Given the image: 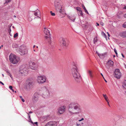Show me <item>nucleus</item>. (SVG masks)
Masks as SVG:
<instances>
[{"label":"nucleus","mask_w":126,"mask_h":126,"mask_svg":"<svg viewBox=\"0 0 126 126\" xmlns=\"http://www.w3.org/2000/svg\"><path fill=\"white\" fill-rule=\"evenodd\" d=\"M121 55H122V57H123V58H124V55L123 54V53H122L121 54Z\"/></svg>","instance_id":"obj_47"},{"label":"nucleus","mask_w":126,"mask_h":126,"mask_svg":"<svg viewBox=\"0 0 126 126\" xmlns=\"http://www.w3.org/2000/svg\"><path fill=\"white\" fill-rule=\"evenodd\" d=\"M32 113V111H30L29 112V113Z\"/></svg>","instance_id":"obj_53"},{"label":"nucleus","mask_w":126,"mask_h":126,"mask_svg":"<svg viewBox=\"0 0 126 126\" xmlns=\"http://www.w3.org/2000/svg\"><path fill=\"white\" fill-rule=\"evenodd\" d=\"M125 67L126 68V65L125 66Z\"/></svg>","instance_id":"obj_64"},{"label":"nucleus","mask_w":126,"mask_h":126,"mask_svg":"<svg viewBox=\"0 0 126 126\" xmlns=\"http://www.w3.org/2000/svg\"><path fill=\"white\" fill-rule=\"evenodd\" d=\"M84 10V11H85V12L86 13H87V14H89V13H88V11H87V10L86 9Z\"/></svg>","instance_id":"obj_37"},{"label":"nucleus","mask_w":126,"mask_h":126,"mask_svg":"<svg viewBox=\"0 0 126 126\" xmlns=\"http://www.w3.org/2000/svg\"><path fill=\"white\" fill-rule=\"evenodd\" d=\"M94 42H97V39L96 38H94Z\"/></svg>","instance_id":"obj_39"},{"label":"nucleus","mask_w":126,"mask_h":126,"mask_svg":"<svg viewBox=\"0 0 126 126\" xmlns=\"http://www.w3.org/2000/svg\"><path fill=\"white\" fill-rule=\"evenodd\" d=\"M33 51L34 52L35 51V49H33Z\"/></svg>","instance_id":"obj_62"},{"label":"nucleus","mask_w":126,"mask_h":126,"mask_svg":"<svg viewBox=\"0 0 126 126\" xmlns=\"http://www.w3.org/2000/svg\"><path fill=\"white\" fill-rule=\"evenodd\" d=\"M82 121V120H81V119H80V120H79V122H80V121Z\"/></svg>","instance_id":"obj_55"},{"label":"nucleus","mask_w":126,"mask_h":126,"mask_svg":"<svg viewBox=\"0 0 126 126\" xmlns=\"http://www.w3.org/2000/svg\"><path fill=\"white\" fill-rule=\"evenodd\" d=\"M68 110L72 114L78 113L81 111V107L78 103L73 102L69 105Z\"/></svg>","instance_id":"obj_1"},{"label":"nucleus","mask_w":126,"mask_h":126,"mask_svg":"<svg viewBox=\"0 0 126 126\" xmlns=\"http://www.w3.org/2000/svg\"><path fill=\"white\" fill-rule=\"evenodd\" d=\"M114 52H115L116 55H117V50H116V49H115V48L114 49Z\"/></svg>","instance_id":"obj_32"},{"label":"nucleus","mask_w":126,"mask_h":126,"mask_svg":"<svg viewBox=\"0 0 126 126\" xmlns=\"http://www.w3.org/2000/svg\"><path fill=\"white\" fill-rule=\"evenodd\" d=\"M28 19L30 21H31L32 20V19L31 18H29Z\"/></svg>","instance_id":"obj_44"},{"label":"nucleus","mask_w":126,"mask_h":126,"mask_svg":"<svg viewBox=\"0 0 126 126\" xmlns=\"http://www.w3.org/2000/svg\"><path fill=\"white\" fill-rule=\"evenodd\" d=\"M76 9L77 10L79 11V12L81 11L80 8L79 7H77Z\"/></svg>","instance_id":"obj_27"},{"label":"nucleus","mask_w":126,"mask_h":126,"mask_svg":"<svg viewBox=\"0 0 126 126\" xmlns=\"http://www.w3.org/2000/svg\"><path fill=\"white\" fill-rule=\"evenodd\" d=\"M38 94L37 93H35L34 94L33 98V100L35 101H37L38 100Z\"/></svg>","instance_id":"obj_16"},{"label":"nucleus","mask_w":126,"mask_h":126,"mask_svg":"<svg viewBox=\"0 0 126 126\" xmlns=\"http://www.w3.org/2000/svg\"><path fill=\"white\" fill-rule=\"evenodd\" d=\"M122 26L124 28H126V22L123 24Z\"/></svg>","instance_id":"obj_24"},{"label":"nucleus","mask_w":126,"mask_h":126,"mask_svg":"<svg viewBox=\"0 0 126 126\" xmlns=\"http://www.w3.org/2000/svg\"><path fill=\"white\" fill-rule=\"evenodd\" d=\"M82 7L84 10H85L86 9L85 7L84 6V5H82Z\"/></svg>","instance_id":"obj_34"},{"label":"nucleus","mask_w":126,"mask_h":126,"mask_svg":"<svg viewBox=\"0 0 126 126\" xmlns=\"http://www.w3.org/2000/svg\"><path fill=\"white\" fill-rule=\"evenodd\" d=\"M80 125L79 124H77V126H78L79 125Z\"/></svg>","instance_id":"obj_52"},{"label":"nucleus","mask_w":126,"mask_h":126,"mask_svg":"<svg viewBox=\"0 0 126 126\" xmlns=\"http://www.w3.org/2000/svg\"><path fill=\"white\" fill-rule=\"evenodd\" d=\"M11 90H12L13 92H14V90L13 89Z\"/></svg>","instance_id":"obj_54"},{"label":"nucleus","mask_w":126,"mask_h":126,"mask_svg":"<svg viewBox=\"0 0 126 126\" xmlns=\"http://www.w3.org/2000/svg\"><path fill=\"white\" fill-rule=\"evenodd\" d=\"M96 24H97V26H99V24H98V23H96Z\"/></svg>","instance_id":"obj_50"},{"label":"nucleus","mask_w":126,"mask_h":126,"mask_svg":"<svg viewBox=\"0 0 126 126\" xmlns=\"http://www.w3.org/2000/svg\"><path fill=\"white\" fill-rule=\"evenodd\" d=\"M113 62L111 60L109 61L108 62V64L110 66H113Z\"/></svg>","instance_id":"obj_17"},{"label":"nucleus","mask_w":126,"mask_h":126,"mask_svg":"<svg viewBox=\"0 0 126 126\" xmlns=\"http://www.w3.org/2000/svg\"><path fill=\"white\" fill-rule=\"evenodd\" d=\"M28 52V49L27 47L25 46L22 45L19 48V53L21 55H24L27 54Z\"/></svg>","instance_id":"obj_6"},{"label":"nucleus","mask_w":126,"mask_h":126,"mask_svg":"<svg viewBox=\"0 0 126 126\" xmlns=\"http://www.w3.org/2000/svg\"><path fill=\"white\" fill-rule=\"evenodd\" d=\"M11 31V30L10 29V30L9 31V32L10 33V32Z\"/></svg>","instance_id":"obj_51"},{"label":"nucleus","mask_w":126,"mask_h":126,"mask_svg":"<svg viewBox=\"0 0 126 126\" xmlns=\"http://www.w3.org/2000/svg\"><path fill=\"white\" fill-rule=\"evenodd\" d=\"M14 17H15H15H16V16L14 15Z\"/></svg>","instance_id":"obj_61"},{"label":"nucleus","mask_w":126,"mask_h":126,"mask_svg":"<svg viewBox=\"0 0 126 126\" xmlns=\"http://www.w3.org/2000/svg\"><path fill=\"white\" fill-rule=\"evenodd\" d=\"M101 75H102V76L103 77V78L104 79L105 81L106 82H107V81L105 79L104 77H103V75H102V73H101Z\"/></svg>","instance_id":"obj_33"},{"label":"nucleus","mask_w":126,"mask_h":126,"mask_svg":"<svg viewBox=\"0 0 126 126\" xmlns=\"http://www.w3.org/2000/svg\"><path fill=\"white\" fill-rule=\"evenodd\" d=\"M84 10V11H85V12L86 13H87V14H89V13H88V11H87V10L86 9Z\"/></svg>","instance_id":"obj_36"},{"label":"nucleus","mask_w":126,"mask_h":126,"mask_svg":"<svg viewBox=\"0 0 126 126\" xmlns=\"http://www.w3.org/2000/svg\"><path fill=\"white\" fill-rule=\"evenodd\" d=\"M18 36V33H16L15 34L14 36V38H16V37H17Z\"/></svg>","instance_id":"obj_26"},{"label":"nucleus","mask_w":126,"mask_h":126,"mask_svg":"<svg viewBox=\"0 0 126 126\" xmlns=\"http://www.w3.org/2000/svg\"><path fill=\"white\" fill-rule=\"evenodd\" d=\"M34 124H35V125H37V122H34Z\"/></svg>","instance_id":"obj_46"},{"label":"nucleus","mask_w":126,"mask_h":126,"mask_svg":"<svg viewBox=\"0 0 126 126\" xmlns=\"http://www.w3.org/2000/svg\"><path fill=\"white\" fill-rule=\"evenodd\" d=\"M3 45H2L1 46V47H3Z\"/></svg>","instance_id":"obj_63"},{"label":"nucleus","mask_w":126,"mask_h":126,"mask_svg":"<svg viewBox=\"0 0 126 126\" xmlns=\"http://www.w3.org/2000/svg\"><path fill=\"white\" fill-rule=\"evenodd\" d=\"M68 17L69 18L73 21H74L75 19V17L74 16H69Z\"/></svg>","instance_id":"obj_18"},{"label":"nucleus","mask_w":126,"mask_h":126,"mask_svg":"<svg viewBox=\"0 0 126 126\" xmlns=\"http://www.w3.org/2000/svg\"><path fill=\"white\" fill-rule=\"evenodd\" d=\"M58 10H59V12L60 13L63 15H64L66 14L65 12V10L62 5L61 7H60L59 9H58Z\"/></svg>","instance_id":"obj_14"},{"label":"nucleus","mask_w":126,"mask_h":126,"mask_svg":"<svg viewBox=\"0 0 126 126\" xmlns=\"http://www.w3.org/2000/svg\"><path fill=\"white\" fill-rule=\"evenodd\" d=\"M2 76H3V77H4V74H2Z\"/></svg>","instance_id":"obj_60"},{"label":"nucleus","mask_w":126,"mask_h":126,"mask_svg":"<svg viewBox=\"0 0 126 126\" xmlns=\"http://www.w3.org/2000/svg\"><path fill=\"white\" fill-rule=\"evenodd\" d=\"M123 16L125 18H126V14H124L123 15Z\"/></svg>","instance_id":"obj_41"},{"label":"nucleus","mask_w":126,"mask_h":126,"mask_svg":"<svg viewBox=\"0 0 126 126\" xmlns=\"http://www.w3.org/2000/svg\"><path fill=\"white\" fill-rule=\"evenodd\" d=\"M0 83L2 85H4V83L1 81H0Z\"/></svg>","instance_id":"obj_45"},{"label":"nucleus","mask_w":126,"mask_h":126,"mask_svg":"<svg viewBox=\"0 0 126 126\" xmlns=\"http://www.w3.org/2000/svg\"><path fill=\"white\" fill-rule=\"evenodd\" d=\"M33 85L34 83L32 79H29L27 80L24 87L27 91H30L33 88Z\"/></svg>","instance_id":"obj_4"},{"label":"nucleus","mask_w":126,"mask_h":126,"mask_svg":"<svg viewBox=\"0 0 126 126\" xmlns=\"http://www.w3.org/2000/svg\"><path fill=\"white\" fill-rule=\"evenodd\" d=\"M11 0H6V2L4 4H5L7 3L10 2Z\"/></svg>","instance_id":"obj_30"},{"label":"nucleus","mask_w":126,"mask_h":126,"mask_svg":"<svg viewBox=\"0 0 126 126\" xmlns=\"http://www.w3.org/2000/svg\"><path fill=\"white\" fill-rule=\"evenodd\" d=\"M41 90L43 93L42 96L44 98H46L49 95V91L46 87L42 88Z\"/></svg>","instance_id":"obj_7"},{"label":"nucleus","mask_w":126,"mask_h":126,"mask_svg":"<svg viewBox=\"0 0 126 126\" xmlns=\"http://www.w3.org/2000/svg\"><path fill=\"white\" fill-rule=\"evenodd\" d=\"M20 73L22 75H26L28 73L27 69L25 66H22L20 68L19 70Z\"/></svg>","instance_id":"obj_8"},{"label":"nucleus","mask_w":126,"mask_h":126,"mask_svg":"<svg viewBox=\"0 0 126 126\" xmlns=\"http://www.w3.org/2000/svg\"><path fill=\"white\" fill-rule=\"evenodd\" d=\"M120 35L123 37H126V31L121 33Z\"/></svg>","instance_id":"obj_19"},{"label":"nucleus","mask_w":126,"mask_h":126,"mask_svg":"<svg viewBox=\"0 0 126 126\" xmlns=\"http://www.w3.org/2000/svg\"><path fill=\"white\" fill-rule=\"evenodd\" d=\"M88 73L90 77L91 78H92L93 77V75H92V71L90 70H89L88 71Z\"/></svg>","instance_id":"obj_21"},{"label":"nucleus","mask_w":126,"mask_h":126,"mask_svg":"<svg viewBox=\"0 0 126 126\" xmlns=\"http://www.w3.org/2000/svg\"><path fill=\"white\" fill-rule=\"evenodd\" d=\"M20 97L21 98L22 101L23 102H24L25 101L22 98V96H20Z\"/></svg>","instance_id":"obj_31"},{"label":"nucleus","mask_w":126,"mask_h":126,"mask_svg":"<svg viewBox=\"0 0 126 126\" xmlns=\"http://www.w3.org/2000/svg\"><path fill=\"white\" fill-rule=\"evenodd\" d=\"M78 15H81L82 16V12L81 11L79 12L78 13Z\"/></svg>","instance_id":"obj_29"},{"label":"nucleus","mask_w":126,"mask_h":126,"mask_svg":"<svg viewBox=\"0 0 126 126\" xmlns=\"http://www.w3.org/2000/svg\"><path fill=\"white\" fill-rule=\"evenodd\" d=\"M9 87L10 90H12L13 89V87L12 86H9Z\"/></svg>","instance_id":"obj_35"},{"label":"nucleus","mask_w":126,"mask_h":126,"mask_svg":"<svg viewBox=\"0 0 126 126\" xmlns=\"http://www.w3.org/2000/svg\"><path fill=\"white\" fill-rule=\"evenodd\" d=\"M84 120V119L83 118H82L81 119V120H82H82Z\"/></svg>","instance_id":"obj_57"},{"label":"nucleus","mask_w":126,"mask_h":126,"mask_svg":"<svg viewBox=\"0 0 126 126\" xmlns=\"http://www.w3.org/2000/svg\"><path fill=\"white\" fill-rule=\"evenodd\" d=\"M106 102H107L108 105L109 106H110V104H109V100H108V101H106Z\"/></svg>","instance_id":"obj_43"},{"label":"nucleus","mask_w":126,"mask_h":126,"mask_svg":"<svg viewBox=\"0 0 126 126\" xmlns=\"http://www.w3.org/2000/svg\"><path fill=\"white\" fill-rule=\"evenodd\" d=\"M114 75L117 79H120V78L121 76V73L119 69H117L115 70Z\"/></svg>","instance_id":"obj_12"},{"label":"nucleus","mask_w":126,"mask_h":126,"mask_svg":"<svg viewBox=\"0 0 126 126\" xmlns=\"http://www.w3.org/2000/svg\"><path fill=\"white\" fill-rule=\"evenodd\" d=\"M39 12H35L34 13V15L35 16H38V13H40V12L39 11H38Z\"/></svg>","instance_id":"obj_25"},{"label":"nucleus","mask_w":126,"mask_h":126,"mask_svg":"<svg viewBox=\"0 0 126 126\" xmlns=\"http://www.w3.org/2000/svg\"><path fill=\"white\" fill-rule=\"evenodd\" d=\"M82 121V120H81V119H80V120H79V122H80V121Z\"/></svg>","instance_id":"obj_56"},{"label":"nucleus","mask_w":126,"mask_h":126,"mask_svg":"<svg viewBox=\"0 0 126 126\" xmlns=\"http://www.w3.org/2000/svg\"><path fill=\"white\" fill-rule=\"evenodd\" d=\"M10 74V77L12 78V77H11V75Z\"/></svg>","instance_id":"obj_59"},{"label":"nucleus","mask_w":126,"mask_h":126,"mask_svg":"<svg viewBox=\"0 0 126 126\" xmlns=\"http://www.w3.org/2000/svg\"><path fill=\"white\" fill-rule=\"evenodd\" d=\"M122 86L124 88L126 89V80H125L123 82Z\"/></svg>","instance_id":"obj_20"},{"label":"nucleus","mask_w":126,"mask_h":126,"mask_svg":"<svg viewBox=\"0 0 126 126\" xmlns=\"http://www.w3.org/2000/svg\"><path fill=\"white\" fill-rule=\"evenodd\" d=\"M46 78L44 76H39L37 78L38 82L39 84L43 83L46 81Z\"/></svg>","instance_id":"obj_9"},{"label":"nucleus","mask_w":126,"mask_h":126,"mask_svg":"<svg viewBox=\"0 0 126 126\" xmlns=\"http://www.w3.org/2000/svg\"><path fill=\"white\" fill-rule=\"evenodd\" d=\"M9 60L13 64H15L19 62L20 60V58L18 56L13 54H11L9 56Z\"/></svg>","instance_id":"obj_5"},{"label":"nucleus","mask_w":126,"mask_h":126,"mask_svg":"<svg viewBox=\"0 0 126 126\" xmlns=\"http://www.w3.org/2000/svg\"><path fill=\"white\" fill-rule=\"evenodd\" d=\"M57 123L55 121H50L47 123L45 126H56Z\"/></svg>","instance_id":"obj_13"},{"label":"nucleus","mask_w":126,"mask_h":126,"mask_svg":"<svg viewBox=\"0 0 126 126\" xmlns=\"http://www.w3.org/2000/svg\"><path fill=\"white\" fill-rule=\"evenodd\" d=\"M62 2L59 0H56L54 2V7L56 9L58 10V9L62 6Z\"/></svg>","instance_id":"obj_10"},{"label":"nucleus","mask_w":126,"mask_h":126,"mask_svg":"<svg viewBox=\"0 0 126 126\" xmlns=\"http://www.w3.org/2000/svg\"><path fill=\"white\" fill-rule=\"evenodd\" d=\"M71 71L72 75L75 80L78 82H79L81 78L77 67L74 66L71 69Z\"/></svg>","instance_id":"obj_2"},{"label":"nucleus","mask_w":126,"mask_h":126,"mask_svg":"<svg viewBox=\"0 0 126 126\" xmlns=\"http://www.w3.org/2000/svg\"><path fill=\"white\" fill-rule=\"evenodd\" d=\"M60 41L61 44L63 46H65L66 45V42L65 39L61 38L60 39Z\"/></svg>","instance_id":"obj_15"},{"label":"nucleus","mask_w":126,"mask_h":126,"mask_svg":"<svg viewBox=\"0 0 126 126\" xmlns=\"http://www.w3.org/2000/svg\"><path fill=\"white\" fill-rule=\"evenodd\" d=\"M66 108V107L65 106H61L58 109L57 113L60 114H63L65 112Z\"/></svg>","instance_id":"obj_11"},{"label":"nucleus","mask_w":126,"mask_h":126,"mask_svg":"<svg viewBox=\"0 0 126 126\" xmlns=\"http://www.w3.org/2000/svg\"><path fill=\"white\" fill-rule=\"evenodd\" d=\"M123 9H126V6H125L123 8Z\"/></svg>","instance_id":"obj_42"},{"label":"nucleus","mask_w":126,"mask_h":126,"mask_svg":"<svg viewBox=\"0 0 126 126\" xmlns=\"http://www.w3.org/2000/svg\"><path fill=\"white\" fill-rule=\"evenodd\" d=\"M97 55H98V56H100V54L98 53H97Z\"/></svg>","instance_id":"obj_48"},{"label":"nucleus","mask_w":126,"mask_h":126,"mask_svg":"<svg viewBox=\"0 0 126 126\" xmlns=\"http://www.w3.org/2000/svg\"><path fill=\"white\" fill-rule=\"evenodd\" d=\"M107 33H108V36H109V37H110V34H109V33L108 32H107Z\"/></svg>","instance_id":"obj_49"},{"label":"nucleus","mask_w":126,"mask_h":126,"mask_svg":"<svg viewBox=\"0 0 126 126\" xmlns=\"http://www.w3.org/2000/svg\"><path fill=\"white\" fill-rule=\"evenodd\" d=\"M103 95L106 101H108V100H109V99L107 95L106 94H103Z\"/></svg>","instance_id":"obj_22"},{"label":"nucleus","mask_w":126,"mask_h":126,"mask_svg":"<svg viewBox=\"0 0 126 126\" xmlns=\"http://www.w3.org/2000/svg\"><path fill=\"white\" fill-rule=\"evenodd\" d=\"M35 47V45H34L33 46V48H34Z\"/></svg>","instance_id":"obj_58"},{"label":"nucleus","mask_w":126,"mask_h":126,"mask_svg":"<svg viewBox=\"0 0 126 126\" xmlns=\"http://www.w3.org/2000/svg\"><path fill=\"white\" fill-rule=\"evenodd\" d=\"M44 29L45 30L44 31V33L46 35L45 36V39L49 44L51 45H53L54 44V42L51 40L52 39L49 30L45 28Z\"/></svg>","instance_id":"obj_3"},{"label":"nucleus","mask_w":126,"mask_h":126,"mask_svg":"<svg viewBox=\"0 0 126 126\" xmlns=\"http://www.w3.org/2000/svg\"><path fill=\"white\" fill-rule=\"evenodd\" d=\"M100 24L102 26H103L104 25V23L103 22H101L100 23Z\"/></svg>","instance_id":"obj_38"},{"label":"nucleus","mask_w":126,"mask_h":126,"mask_svg":"<svg viewBox=\"0 0 126 126\" xmlns=\"http://www.w3.org/2000/svg\"><path fill=\"white\" fill-rule=\"evenodd\" d=\"M37 67V66L36 65L33 67H31V68L33 70H36V69Z\"/></svg>","instance_id":"obj_23"},{"label":"nucleus","mask_w":126,"mask_h":126,"mask_svg":"<svg viewBox=\"0 0 126 126\" xmlns=\"http://www.w3.org/2000/svg\"><path fill=\"white\" fill-rule=\"evenodd\" d=\"M32 64L33 66H34L35 65V63L34 62H33L32 63Z\"/></svg>","instance_id":"obj_40"},{"label":"nucleus","mask_w":126,"mask_h":126,"mask_svg":"<svg viewBox=\"0 0 126 126\" xmlns=\"http://www.w3.org/2000/svg\"><path fill=\"white\" fill-rule=\"evenodd\" d=\"M50 13L52 16H55V14L54 13H53L52 11L50 12Z\"/></svg>","instance_id":"obj_28"}]
</instances>
